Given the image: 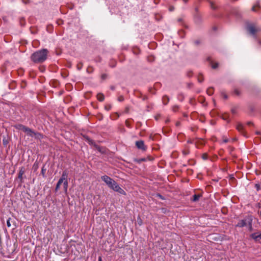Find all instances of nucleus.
Instances as JSON below:
<instances>
[{
	"label": "nucleus",
	"mask_w": 261,
	"mask_h": 261,
	"mask_svg": "<svg viewBox=\"0 0 261 261\" xmlns=\"http://www.w3.org/2000/svg\"><path fill=\"white\" fill-rule=\"evenodd\" d=\"M251 237L255 241H258L259 239H261V232L260 233H253L251 234Z\"/></svg>",
	"instance_id": "9"
},
{
	"label": "nucleus",
	"mask_w": 261,
	"mask_h": 261,
	"mask_svg": "<svg viewBox=\"0 0 261 261\" xmlns=\"http://www.w3.org/2000/svg\"><path fill=\"white\" fill-rule=\"evenodd\" d=\"M25 133L28 136L32 137L39 138V136H41L40 134L35 133L33 130L28 127L27 129H25Z\"/></svg>",
	"instance_id": "6"
},
{
	"label": "nucleus",
	"mask_w": 261,
	"mask_h": 261,
	"mask_svg": "<svg viewBox=\"0 0 261 261\" xmlns=\"http://www.w3.org/2000/svg\"><path fill=\"white\" fill-rule=\"evenodd\" d=\"M178 21H182V19H181V18H179V19H178Z\"/></svg>",
	"instance_id": "26"
},
{
	"label": "nucleus",
	"mask_w": 261,
	"mask_h": 261,
	"mask_svg": "<svg viewBox=\"0 0 261 261\" xmlns=\"http://www.w3.org/2000/svg\"><path fill=\"white\" fill-rule=\"evenodd\" d=\"M247 30L249 33H257L261 32V28L254 24H249L247 26Z\"/></svg>",
	"instance_id": "4"
},
{
	"label": "nucleus",
	"mask_w": 261,
	"mask_h": 261,
	"mask_svg": "<svg viewBox=\"0 0 261 261\" xmlns=\"http://www.w3.org/2000/svg\"><path fill=\"white\" fill-rule=\"evenodd\" d=\"M106 109H107V110H109L110 109V107H107L106 108Z\"/></svg>",
	"instance_id": "27"
},
{
	"label": "nucleus",
	"mask_w": 261,
	"mask_h": 261,
	"mask_svg": "<svg viewBox=\"0 0 261 261\" xmlns=\"http://www.w3.org/2000/svg\"><path fill=\"white\" fill-rule=\"evenodd\" d=\"M23 125L21 124H18L15 126V128L17 129L21 130Z\"/></svg>",
	"instance_id": "14"
},
{
	"label": "nucleus",
	"mask_w": 261,
	"mask_h": 261,
	"mask_svg": "<svg viewBox=\"0 0 261 261\" xmlns=\"http://www.w3.org/2000/svg\"><path fill=\"white\" fill-rule=\"evenodd\" d=\"M173 9H174V8H173V7H171L169 8V10H170V11H173Z\"/></svg>",
	"instance_id": "23"
},
{
	"label": "nucleus",
	"mask_w": 261,
	"mask_h": 261,
	"mask_svg": "<svg viewBox=\"0 0 261 261\" xmlns=\"http://www.w3.org/2000/svg\"><path fill=\"white\" fill-rule=\"evenodd\" d=\"M158 196L160 197H162V196H161V195H158Z\"/></svg>",
	"instance_id": "31"
},
{
	"label": "nucleus",
	"mask_w": 261,
	"mask_h": 261,
	"mask_svg": "<svg viewBox=\"0 0 261 261\" xmlns=\"http://www.w3.org/2000/svg\"><path fill=\"white\" fill-rule=\"evenodd\" d=\"M27 128H28V127H26V126H24V125H23V126H22V128H21V130H22V131H23L24 132H25V129H27Z\"/></svg>",
	"instance_id": "20"
},
{
	"label": "nucleus",
	"mask_w": 261,
	"mask_h": 261,
	"mask_svg": "<svg viewBox=\"0 0 261 261\" xmlns=\"http://www.w3.org/2000/svg\"><path fill=\"white\" fill-rule=\"evenodd\" d=\"M23 174V171L22 170L20 171L19 173L18 177L21 178L22 177V174Z\"/></svg>",
	"instance_id": "18"
},
{
	"label": "nucleus",
	"mask_w": 261,
	"mask_h": 261,
	"mask_svg": "<svg viewBox=\"0 0 261 261\" xmlns=\"http://www.w3.org/2000/svg\"><path fill=\"white\" fill-rule=\"evenodd\" d=\"M211 8L213 9H215L216 7L214 6V4L212 3H211Z\"/></svg>",
	"instance_id": "22"
},
{
	"label": "nucleus",
	"mask_w": 261,
	"mask_h": 261,
	"mask_svg": "<svg viewBox=\"0 0 261 261\" xmlns=\"http://www.w3.org/2000/svg\"><path fill=\"white\" fill-rule=\"evenodd\" d=\"M98 261H102V258L101 256H99Z\"/></svg>",
	"instance_id": "24"
},
{
	"label": "nucleus",
	"mask_w": 261,
	"mask_h": 261,
	"mask_svg": "<svg viewBox=\"0 0 261 261\" xmlns=\"http://www.w3.org/2000/svg\"><path fill=\"white\" fill-rule=\"evenodd\" d=\"M62 183L64 184V181L62 180V179H61L60 178V179L59 180L58 183H57V185L60 186Z\"/></svg>",
	"instance_id": "19"
},
{
	"label": "nucleus",
	"mask_w": 261,
	"mask_h": 261,
	"mask_svg": "<svg viewBox=\"0 0 261 261\" xmlns=\"http://www.w3.org/2000/svg\"><path fill=\"white\" fill-rule=\"evenodd\" d=\"M206 158H207V157H206V155H203V159H204V160H205V159H206Z\"/></svg>",
	"instance_id": "25"
},
{
	"label": "nucleus",
	"mask_w": 261,
	"mask_h": 261,
	"mask_svg": "<svg viewBox=\"0 0 261 261\" xmlns=\"http://www.w3.org/2000/svg\"><path fill=\"white\" fill-rule=\"evenodd\" d=\"M7 225L8 227H11V225L10 223V218H9L7 221Z\"/></svg>",
	"instance_id": "17"
},
{
	"label": "nucleus",
	"mask_w": 261,
	"mask_h": 261,
	"mask_svg": "<svg viewBox=\"0 0 261 261\" xmlns=\"http://www.w3.org/2000/svg\"><path fill=\"white\" fill-rule=\"evenodd\" d=\"M60 187V186L57 184L56 188H55V191H57L59 189Z\"/></svg>",
	"instance_id": "21"
},
{
	"label": "nucleus",
	"mask_w": 261,
	"mask_h": 261,
	"mask_svg": "<svg viewBox=\"0 0 261 261\" xmlns=\"http://www.w3.org/2000/svg\"><path fill=\"white\" fill-rule=\"evenodd\" d=\"M42 173H43V172H44L43 169H42Z\"/></svg>",
	"instance_id": "30"
},
{
	"label": "nucleus",
	"mask_w": 261,
	"mask_h": 261,
	"mask_svg": "<svg viewBox=\"0 0 261 261\" xmlns=\"http://www.w3.org/2000/svg\"><path fill=\"white\" fill-rule=\"evenodd\" d=\"M237 128L239 131L241 132L243 129V126L241 124H239L237 125Z\"/></svg>",
	"instance_id": "15"
},
{
	"label": "nucleus",
	"mask_w": 261,
	"mask_h": 261,
	"mask_svg": "<svg viewBox=\"0 0 261 261\" xmlns=\"http://www.w3.org/2000/svg\"><path fill=\"white\" fill-rule=\"evenodd\" d=\"M227 140H224V142H227Z\"/></svg>",
	"instance_id": "29"
},
{
	"label": "nucleus",
	"mask_w": 261,
	"mask_h": 261,
	"mask_svg": "<svg viewBox=\"0 0 261 261\" xmlns=\"http://www.w3.org/2000/svg\"><path fill=\"white\" fill-rule=\"evenodd\" d=\"M256 7H258V8H259V2H257V3H256V4H255V5H254L252 7V10L253 11H255H255H257V10L256 9Z\"/></svg>",
	"instance_id": "12"
},
{
	"label": "nucleus",
	"mask_w": 261,
	"mask_h": 261,
	"mask_svg": "<svg viewBox=\"0 0 261 261\" xmlns=\"http://www.w3.org/2000/svg\"><path fill=\"white\" fill-rule=\"evenodd\" d=\"M47 53L46 49L38 50L32 55L31 59L35 63H42L46 59Z\"/></svg>",
	"instance_id": "1"
},
{
	"label": "nucleus",
	"mask_w": 261,
	"mask_h": 261,
	"mask_svg": "<svg viewBox=\"0 0 261 261\" xmlns=\"http://www.w3.org/2000/svg\"><path fill=\"white\" fill-rule=\"evenodd\" d=\"M244 226H248L249 229L252 230V219L250 218H247L243 220L239 221L236 225V227H243Z\"/></svg>",
	"instance_id": "2"
},
{
	"label": "nucleus",
	"mask_w": 261,
	"mask_h": 261,
	"mask_svg": "<svg viewBox=\"0 0 261 261\" xmlns=\"http://www.w3.org/2000/svg\"><path fill=\"white\" fill-rule=\"evenodd\" d=\"M218 66V64L217 63H213L212 65V67L213 69H216L217 68V67Z\"/></svg>",
	"instance_id": "16"
},
{
	"label": "nucleus",
	"mask_w": 261,
	"mask_h": 261,
	"mask_svg": "<svg viewBox=\"0 0 261 261\" xmlns=\"http://www.w3.org/2000/svg\"><path fill=\"white\" fill-rule=\"evenodd\" d=\"M97 98L98 99V100L102 101L104 100L105 97L102 94L99 93L97 95Z\"/></svg>",
	"instance_id": "10"
},
{
	"label": "nucleus",
	"mask_w": 261,
	"mask_h": 261,
	"mask_svg": "<svg viewBox=\"0 0 261 261\" xmlns=\"http://www.w3.org/2000/svg\"><path fill=\"white\" fill-rule=\"evenodd\" d=\"M102 180L109 186L113 181V179L107 175L101 176Z\"/></svg>",
	"instance_id": "8"
},
{
	"label": "nucleus",
	"mask_w": 261,
	"mask_h": 261,
	"mask_svg": "<svg viewBox=\"0 0 261 261\" xmlns=\"http://www.w3.org/2000/svg\"><path fill=\"white\" fill-rule=\"evenodd\" d=\"M136 145L140 149H142L143 150L146 149V147L144 145V143L142 140H139V141H136Z\"/></svg>",
	"instance_id": "7"
},
{
	"label": "nucleus",
	"mask_w": 261,
	"mask_h": 261,
	"mask_svg": "<svg viewBox=\"0 0 261 261\" xmlns=\"http://www.w3.org/2000/svg\"><path fill=\"white\" fill-rule=\"evenodd\" d=\"M106 109H107V110H109L110 109V107H107L106 108Z\"/></svg>",
	"instance_id": "28"
},
{
	"label": "nucleus",
	"mask_w": 261,
	"mask_h": 261,
	"mask_svg": "<svg viewBox=\"0 0 261 261\" xmlns=\"http://www.w3.org/2000/svg\"><path fill=\"white\" fill-rule=\"evenodd\" d=\"M212 30L214 32L220 31V28L219 26L214 25V26L213 27Z\"/></svg>",
	"instance_id": "13"
},
{
	"label": "nucleus",
	"mask_w": 261,
	"mask_h": 261,
	"mask_svg": "<svg viewBox=\"0 0 261 261\" xmlns=\"http://www.w3.org/2000/svg\"><path fill=\"white\" fill-rule=\"evenodd\" d=\"M108 187L111 189H113L114 191L117 192L120 194H125L124 191L114 180L111 183V184H110L108 186Z\"/></svg>",
	"instance_id": "3"
},
{
	"label": "nucleus",
	"mask_w": 261,
	"mask_h": 261,
	"mask_svg": "<svg viewBox=\"0 0 261 261\" xmlns=\"http://www.w3.org/2000/svg\"><path fill=\"white\" fill-rule=\"evenodd\" d=\"M201 197V195L199 194H195L193 196L192 200L193 201H196L199 200V198Z\"/></svg>",
	"instance_id": "11"
},
{
	"label": "nucleus",
	"mask_w": 261,
	"mask_h": 261,
	"mask_svg": "<svg viewBox=\"0 0 261 261\" xmlns=\"http://www.w3.org/2000/svg\"><path fill=\"white\" fill-rule=\"evenodd\" d=\"M68 173L66 171L63 172L61 179L64 181V190L65 192H67L68 189V181H67Z\"/></svg>",
	"instance_id": "5"
}]
</instances>
